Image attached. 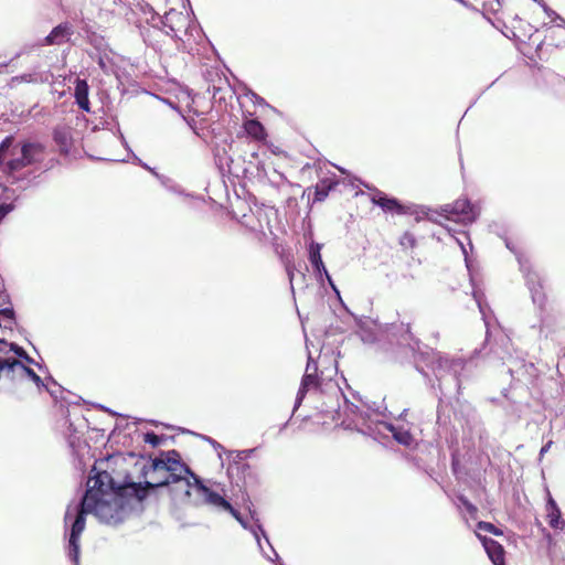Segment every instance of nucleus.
I'll return each mask as SVG.
<instances>
[{
	"label": "nucleus",
	"instance_id": "nucleus-1",
	"mask_svg": "<svg viewBox=\"0 0 565 565\" xmlns=\"http://www.w3.org/2000/svg\"><path fill=\"white\" fill-rule=\"evenodd\" d=\"M126 488L116 484L110 473L98 471L87 481V489L76 507L68 537V557L75 565L79 561V537L85 529L86 515L94 514L100 522L118 524L124 521Z\"/></svg>",
	"mask_w": 565,
	"mask_h": 565
},
{
	"label": "nucleus",
	"instance_id": "nucleus-2",
	"mask_svg": "<svg viewBox=\"0 0 565 565\" xmlns=\"http://www.w3.org/2000/svg\"><path fill=\"white\" fill-rule=\"evenodd\" d=\"M145 473L149 477V480L143 483H130L132 494L138 501L146 499L149 490L174 484L175 487L170 488V492L177 494L178 491H182L183 502L188 503V486L194 487V479H200L188 465L181 461L179 451L174 449L161 451L159 457L152 459L149 469Z\"/></svg>",
	"mask_w": 565,
	"mask_h": 565
},
{
	"label": "nucleus",
	"instance_id": "nucleus-3",
	"mask_svg": "<svg viewBox=\"0 0 565 565\" xmlns=\"http://www.w3.org/2000/svg\"><path fill=\"white\" fill-rule=\"evenodd\" d=\"M195 484L194 487L188 486V492H186V499L188 504L194 505V507H201V505H209L217 511H225L233 515V518L247 531H249L253 536L255 537L258 547L260 551H263L260 536H263L267 544L269 545L274 557L267 556V558L271 562L279 561L278 553L274 550L271 546L268 536L266 535L265 530L263 529V525L259 523V521L254 519V515L252 514L253 523H250L247 519L243 518V515L233 508V505L220 493L211 490L207 486H205L204 481L200 479H194Z\"/></svg>",
	"mask_w": 565,
	"mask_h": 565
},
{
	"label": "nucleus",
	"instance_id": "nucleus-4",
	"mask_svg": "<svg viewBox=\"0 0 565 565\" xmlns=\"http://www.w3.org/2000/svg\"><path fill=\"white\" fill-rule=\"evenodd\" d=\"M478 354L479 351L475 350L472 356L466 361L460 358L454 359L443 355L440 352H434L430 366L438 382V388L441 392L455 391L459 394L463 381L469 377L468 367L473 363Z\"/></svg>",
	"mask_w": 565,
	"mask_h": 565
},
{
	"label": "nucleus",
	"instance_id": "nucleus-5",
	"mask_svg": "<svg viewBox=\"0 0 565 565\" xmlns=\"http://www.w3.org/2000/svg\"><path fill=\"white\" fill-rule=\"evenodd\" d=\"M504 244L505 247L516 256L520 270L523 273L533 303L539 308H543L545 303V292L541 276L532 268L530 262L515 248L510 239L504 238Z\"/></svg>",
	"mask_w": 565,
	"mask_h": 565
},
{
	"label": "nucleus",
	"instance_id": "nucleus-6",
	"mask_svg": "<svg viewBox=\"0 0 565 565\" xmlns=\"http://www.w3.org/2000/svg\"><path fill=\"white\" fill-rule=\"evenodd\" d=\"M478 212L471 205L467 199H459L452 204H446L441 206L440 216H444L448 221L461 223L463 225L472 224L477 217Z\"/></svg>",
	"mask_w": 565,
	"mask_h": 565
},
{
	"label": "nucleus",
	"instance_id": "nucleus-7",
	"mask_svg": "<svg viewBox=\"0 0 565 565\" xmlns=\"http://www.w3.org/2000/svg\"><path fill=\"white\" fill-rule=\"evenodd\" d=\"M11 381H30L35 384L38 388L45 386L44 381L32 370L19 360H12L11 365L8 366V371L3 375Z\"/></svg>",
	"mask_w": 565,
	"mask_h": 565
},
{
	"label": "nucleus",
	"instance_id": "nucleus-8",
	"mask_svg": "<svg viewBox=\"0 0 565 565\" xmlns=\"http://www.w3.org/2000/svg\"><path fill=\"white\" fill-rule=\"evenodd\" d=\"M317 362L311 358V355L308 356L306 373L303 374L301 379V383L296 396L295 405H294V413L300 407L302 401L306 397V394L308 393L309 388L312 386H316L318 384L317 381Z\"/></svg>",
	"mask_w": 565,
	"mask_h": 565
},
{
	"label": "nucleus",
	"instance_id": "nucleus-9",
	"mask_svg": "<svg viewBox=\"0 0 565 565\" xmlns=\"http://www.w3.org/2000/svg\"><path fill=\"white\" fill-rule=\"evenodd\" d=\"M344 413L350 420L347 427L364 433L363 426L367 424V419L370 418L369 413L360 409L359 406L350 403L348 399H345L344 403Z\"/></svg>",
	"mask_w": 565,
	"mask_h": 565
},
{
	"label": "nucleus",
	"instance_id": "nucleus-10",
	"mask_svg": "<svg viewBox=\"0 0 565 565\" xmlns=\"http://www.w3.org/2000/svg\"><path fill=\"white\" fill-rule=\"evenodd\" d=\"M73 33L68 22L60 23L42 40L41 45H61L65 43Z\"/></svg>",
	"mask_w": 565,
	"mask_h": 565
},
{
	"label": "nucleus",
	"instance_id": "nucleus-11",
	"mask_svg": "<svg viewBox=\"0 0 565 565\" xmlns=\"http://www.w3.org/2000/svg\"><path fill=\"white\" fill-rule=\"evenodd\" d=\"M321 249L322 244L313 241L308 246V259L318 279L329 274L321 257Z\"/></svg>",
	"mask_w": 565,
	"mask_h": 565
},
{
	"label": "nucleus",
	"instance_id": "nucleus-12",
	"mask_svg": "<svg viewBox=\"0 0 565 565\" xmlns=\"http://www.w3.org/2000/svg\"><path fill=\"white\" fill-rule=\"evenodd\" d=\"M493 565H504V548L495 540L477 534Z\"/></svg>",
	"mask_w": 565,
	"mask_h": 565
},
{
	"label": "nucleus",
	"instance_id": "nucleus-13",
	"mask_svg": "<svg viewBox=\"0 0 565 565\" xmlns=\"http://www.w3.org/2000/svg\"><path fill=\"white\" fill-rule=\"evenodd\" d=\"M74 87V98L75 104L78 108L85 113H90V103H89V85L86 79L77 77L75 79Z\"/></svg>",
	"mask_w": 565,
	"mask_h": 565
},
{
	"label": "nucleus",
	"instance_id": "nucleus-14",
	"mask_svg": "<svg viewBox=\"0 0 565 565\" xmlns=\"http://www.w3.org/2000/svg\"><path fill=\"white\" fill-rule=\"evenodd\" d=\"M546 512L548 525L555 530H564L565 521L562 518V512L550 493L546 500Z\"/></svg>",
	"mask_w": 565,
	"mask_h": 565
},
{
	"label": "nucleus",
	"instance_id": "nucleus-15",
	"mask_svg": "<svg viewBox=\"0 0 565 565\" xmlns=\"http://www.w3.org/2000/svg\"><path fill=\"white\" fill-rule=\"evenodd\" d=\"M371 201L373 204L380 206L385 212H403V207L396 199L388 198L381 191H377L375 194H373Z\"/></svg>",
	"mask_w": 565,
	"mask_h": 565
},
{
	"label": "nucleus",
	"instance_id": "nucleus-16",
	"mask_svg": "<svg viewBox=\"0 0 565 565\" xmlns=\"http://www.w3.org/2000/svg\"><path fill=\"white\" fill-rule=\"evenodd\" d=\"M53 139L63 153H68L72 146L71 129L66 126H57L53 130Z\"/></svg>",
	"mask_w": 565,
	"mask_h": 565
},
{
	"label": "nucleus",
	"instance_id": "nucleus-17",
	"mask_svg": "<svg viewBox=\"0 0 565 565\" xmlns=\"http://www.w3.org/2000/svg\"><path fill=\"white\" fill-rule=\"evenodd\" d=\"M245 131L248 136L263 140L266 137L265 128L260 121L256 119H249L244 124Z\"/></svg>",
	"mask_w": 565,
	"mask_h": 565
},
{
	"label": "nucleus",
	"instance_id": "nucleus-18",
	"mask_svg": "<svg viewBox=\"0 0 565 565\" xmlns=\"http://www.w3.org/2000/svg\"><path fill=\"white\" fill-rule=\"evenodd\" d=\"M335 183L329 179L321 180L316 185L315 198L316 202H322L334 188Z\"/></svg>",
	"mask_w": 565,
	"mask_h": 565
},
{
	"label": "nucleus",
	"instance_id": "nucleus-19",
	"mask_svg": "<svg viewBox=\"0 0 565 565\" xmlns=\"http://www.w3.org/2000/svg\"><path fill=\"white\" fill-rule=\"evenodd\" d=\"M42 150L39 143L26 142L21 148V157L30 166L35 161V154Z\"/></svg>",
	"mask_w": 565,
	"mask_h": 565
},
{
	"label": "nucleus",
	"instance_id": "nucleus-20",
	"mask_svg": "<svg viewBox=\"0 0 565 565\" xmlns=\"http://www.w3.org/2000/svg\"><path fill=\"white\" fill-rule=\"evenodd\" d=\"M387 429L393 434L394 439L404 446H409L412 443V435L406 430H397L394 425L387 424Z\"/></svg>",
	"mask_w": 565,
	"mask_h": 565
},
{
	"label": "nucleus",
	"instance_id": "nucleus-21",
	"mask_svg": "<svg viewBox=\"0 0 565 565\" xmlns=\"http://www.w3.org/2000/svg\"><path fill=\"white\" fill-rule=\"evenodd\" d=\"M156 178L159 180L161 185L164 186L168 191L179 195L183 194V190L181 189V186H179L172 179L160 173H156Z\"/></svg>",
	"mask_w": 565,
	"mask_h": 565
},
{
	"label": "nucleus",
	"instance_id": "nucleus-22",
	"mask_svg": "<svg viewBox=\"0 0 565 565\" xmlns=\"http://www.w3.org/2000/svg\"><path fill=\"white\" fill-rule=\"evenodd\" d=\"M28 166L29 164L23 160V158L20 157V158L9 160L6 164L4 171L9 174H12Z\"/></svg>",
	"mask_w": 565,
	"mask_h": 565
},
{
	"label": "nucleus",
	"instance_id": "nucleus-23",
	"mask_svg": "<svg viewBox=\"0 0 565 565\" xmlns=\"http://www.w3.org/2000/svg\"><path fill=\"white\" fill-rule=\"evenodd\" d=\"M10 350L17 354L18 358L24 360L29 364L35 363L34 360L25 352V350L17 343H10Z\"/></svg>",
	"mask_w": 565,
	"mask_h": 565
},
{
	"label": "nucleus",
	"instance_id": "nucleus-24",
	"mask_svg": "<svg viewBox=\"0 0 565 565\" xmlns=\"http://www.w3.org/2000/svg\"><path fill=\"white\" fill-rule=\"evenodd\" d=\"M477 527L478 530L489 532L495 536H500L503 534L502 530L498 529L494 524L490 522L479 521Z\"/></svg>",
	"mask_w": 565,
	"mask_h": 565
},
{
	"label": "nucleus",
	"instance_id": "nucleus-25",
	"mask_svg": "<svg viewBox=\"0 0 565 565\" xmlns=\"http://www.w3.org/2000/svg\"><path fill=\"white\" fill-rule=\"evenodd\" d=\"M13 143V137L8 136L0 142V166L3 163L4 158L8 154L11 146Z\"/></svg>",
	"mask_w": 565,
	"mask_h": 565
},
{
	"label": "nucleus",
	"instance_id": "nucleus-26",
	"mask_svg": "<svg viewBox=\"0 0 565 565\" xmlns=\"http://www.w3.org/2000/svg\"><path fill=\"white\" fill-rule=\"evenodd\" d=\"M162 440L163 438L153 431H147L143 435V441L151 445L152 447L161 445Z\"/></svg>",
	"mask_w": 565,
	"mask_h": 565
},
{
	"label": "nucleus",
	"instance_id": "nucleus-27",
	"mask_svg": "<svg viewBox=\"0 0 565 565\" xmlns=\"http://www.w3.org/2000/svg\"><path fill=\"white\" fill-rule=\"evenodd\" d=\"M473 297L477 301V305H478L479 311L482 316V319L484 320V324H486V327H488L489 322L487 321L486 307L482 303L481 297L477 292H473Z\"/></svg>",
	"mask_w": 565,
	"mask_h": 565
},
{
	"label": "nucleus",
	"instance_id": "nucleus-28",
	"mask_svg": "<svg viewBox=\"0 0 565 565\" xmlns=\"http://www.w3.org/2000/svg\"><path fill=\"white\" fill-rule=\"evenodd\" d=\"M458 499L471 515L477 512L476 505H473L465 495H460Z\"/></svg>",
	"mask_w": 565,
	"mask_h": 565
},
{
	"label": "nucleus",
	"instance_id": "nucleus-29",
	"mask_svg": "<svg viewBox=\"0 0 565 565\" xmlns=\"http://www.w3.org/2000/svg\"><path fill=\"white\" fill-rule=\"evenodd\" d=\"M14 205L12 203H3L0 204V222L11 212L13 211Z\"/></svg>",
	"mask_w": 565,
	"mask_h": 565
},
{
	"label": "nucleus",
	"instance_id": "nucleus-30",
	"mask_svg": "<svg viewBox=\"0 0 565 565\" xmlns=\"http://www.w3.org/2000/svg\"><path fill=\"white\" fill-rule=\"evenodd\" d=\"M0 316H2L3 318L8 319V320H14V310L12 308V306H9V307H6V308H0Z\"/></svg>",
	"mask_w": 565,
	"mask_h": 565
},
{
	"label": "nucleus",
	"instance_id": "nucleus-31",
	"mask_svg": "<svg viewBox=\"0 0 565 565\" xmlns=\"http://www.w3.org/2000/svg\"><path fill=\"white\" fill-rule=\"evenodd\" d=\"M401 244L403 246H411L413 247L415 245V238L412 234L405 233L401 239Z\"/></svg>",
	"mask_w": 565,
	"mask_h": 565
},
{
	"label": "nucleus",
	"instance_id": "nucleus-32",
	"mask_svg": "<svg viewBox=\"0 0 565 565\" xmlns=\"http://www.w3.org/2000/svg\"><path fill=\"white\" fill-rule=\"evenodd\" d=\"M544 10L547 17L552 18L553 20L556 19V15H558L554 10H552L550 7H547L543 0L536 1Z\"/></svg>",
	"mask_w": 565,
	"mask_h": 565
},
{
	"label": "nucleus",
	"instance_id": "nucleus-33",
	"mask_svg": "<svg viewBox=\"0 0 565 565\" xmlns=\"http://www.w3.org/2000/svg\"><path fill=\"white\" fill-rule=\"evenodd\" d=\"M246 96L249 97V99L253 100L257 105H265L266 104V102H265V99L263 97L258 96L256 93H254L252 90L248 92L246 94Z\"/></svg>",
	"mask_w": 565,
	"mask_h": 565
},
{
	"label": "nucleus",
	"instance_id": "nucleus-34",
	"mask_svg": "<svg viewBox=\"0 0 565 565\" xmlns=\"http://www.w3.org/2000/svg\"><path fill=\"white\" fill-rule=\"evenodd\" d=\"M324 277L328 280V284L330 285L331 289L337 294V296L341 300L340 291H339L338 287L335 286L334 281L332 280L331 276L328 274V276H324Z\"/></svg>",
	"mask_w": 565,
	"mask_h": 565
},
{
	"label": "nucleus",
	"instance_id": "nucleus-35",
	"mask_svg": "<svg viewBox=\"0 0 565 565\" xmlns=\"http://www.w3.org/2000/svg\"><path fill=\"white\" fill-rule=\"evenodd\" d=\"M552 441L546 443L540 450V456H544L551 448Z\"/></svg>",
	"mask_w": 565,
	"mask_h": 565
},
{
	"label": "nucleus",
	"instance_id": "nucleus-36",
	"mask_svg": "<svg viewBox=\"0 0 565 565\" xmlns=\"http://www.w3.org/2000/svg\"><path fill=\"white\" fill-rule=\"evenodd\" d=\"M554 21L557 22L558 28H565V19L562 18L561 15H556V19Z\"/></svg>",
	"mask_w": 565,
	"mask_h": 565
},
{
	"label": "nucleus",
	"instance_id": "nucleus-37",
	"mask_svg": "<svg viewBox=\"0 0 565 565\" xmlns=\"http://www.w3.org/2000/svg\"><path fill=\"white\" fill-rule=\"evenodd\" d=\"M71 516H72V508L68 507L66 512H65V516H64V521H65L66 524L68 523Z\"/></svg>",
	"mask_w": 565,
	"mask_h": 565
},
{
	"label": "nucleus",
	"instance_id": "nucleus-38",
	"mask_svg": "<svg viewBox=\"0 0 565 565\" xmlns=\"http://www.w3.org/2000/svg\"><path fill=\"white\" fill-rule=\"evenodd\" d=\"M172 12H174V10H171L170 12L166 13L164 17L161 19V22L163 23L164 26H168L166 21L168 20V15Z\"/></svg>",
	"mask_w": 565,
	"mask_h": 565
},
{
	"label": "nucleus",
	"instance_id": "nucleus-39",
	"mask_svg": "<svg viewBox=\"0 0 565 565\" xmlns=\"http://www.w3.org/2000/svg\"><path fill=\"white\" fill-rule=\"evenodd\" d=\"M205 439L211 444L213 445L214 447H221V445L218 443H216L214 439L210 438V437H205Z\"/></svg>",
	"mask_w": 565,
	"mask_h": 565
},
{
	"label": "nucleus",
	"instance_id": "nucleus-40",
	"mask_svg": "<svg viewBox=\"0 0 565 565\" xmlns=\"http://www.w3.org/2000/svg\"><path fill=\"white\" fill-rule=\"evenodd\" d=\"M458 243H459V245H460V248H461V250H462V254L465 255V259L467 260V249H466L465 245H463L461 242H458Z\"/></svg>",
	"mask_w": 565,
	"mask_h": 565
},
{
	"label": "nucleus",
	"instance_id": "nucleus-41",
	"mask_svg": "<svg viewBox=\"0 0 565 565\" xmlns=\"http://www.w3.org/2000/svg\"><path fill=\"white\" fill-rule=\"evenodd\" d=\"M167 476H168V473L159 472V473L156 475V478L164 479Z\"/></svg>",
	"mask_w": 565,
	"mask_h": 565
},
{
	"label": "nucleus",
	"instance_id": "nucleus-42",
	"mask_svg": "<svg viewBox=\"0 0 565 565\" xmlns=\"http://www.w3.org/2000/svg\"><path fill=\"white\" fill-rule=\"evenodd\" d=\"M250 452H253V450H252V449H248V450H244V451L239 452L237 456H238V457H241V455H243V454L247 456V455H249Z\"/></svg>",
	"mask_w": 565,
	"mask_h": 565
},
{
	"label": "nucleus",
	"instance_id": "nucleus-43",
	"mask_svg": "<svg viewBox=\"0 0 565 565\" xmlns=\"http://www.w3.org/2000/svg\"><path fill=\"white\" fill-rule=\"evenodd\" d=\"M98 64H99V66H100L102 68H104V67H105V63H104V61H103V58H102V57L99 58Z\"/></svg>",
	"mask_w": 565,
	"mask_h": 565
},
{
	"label": "nucleus",
	"instance_id": "nucleus-44",
	"mask_svg": "<svg viewBox=\"0 0 565 565\" xmlns=\"http://www.w3.org/2000/svg\"><path fill=\"white\" fill-rule=\"evenodd\" d=\"M508 372L513 376L514 374V369L512 366H509L508 367Z\"/></svg>",
	"mask_w": 565,
	"mask_h": 565
},
{
	"label": "nucleus",
	"instance_id": "nucleus-45",
	"mask_svg": "<svg viewBox=\"0 0 565 565\" xmlns=\"http://www.w3.org/2000/svg\"><path fill=\"white\" fill-rule=\"evenodd\" d=\"M149 171L156 177V173H158L153 168H150Z\"/></svg>",
	"mask_w": 565,
	"mask_h": 565
},
{
	"label": "nucleus",
	"instance_id": "nucleus-46",
	"mask_svg": "<svg viewBox=\"0 0 565 565\" xmlns=\"http://www.w3.org/2000/svg\"><path fill=\"white\" fill-rule=\"evenodd\" d=\"M149 171L156 177V173H158L153 168H150Z\"/></svg>",
	"mask_w": 565,
	"mask_h": 565
},
{
	"label": "nucleus",
	"instance_id": "nucleus-47",
	"mask_svg": "<svg viewBox=\"0 0 565 565\" xmlns=\"http://www.w3.org/2000/svg\"><path fill=\"white\" fill-rule=\"evenodd\" d=\"M498 358H499L501 361H503V363L505 362V359H507V358H505L504 355H498Z\"/></svg>",
	"mask_w": 565,
	"mask_h": 565
},
{
	"label": "nucleus",
	"instance_id": "nucleus-48",
	"mask_svg": "<svg viewBox=\"0 0 565 565\" xmlns=\"http://www.w3.org/2000/svg\"><path fill=\"white\" fill-rule=\"evenodd\" d=\"M100 407H102L104 411H106V412H109V413L111 412L109 408H107V407H105V406H103V405H100Z\"/></svg>",
	"mask_w": 565,
	"mask_h": 565
},
{
	"label": "nucleus",
	"instance_id": "nucleus-49",
	"mask_svg": "<svg viewBox=\"0 0 565 565\" xmlns=\"http://www.w3.org/2000/svg\"><path fill=\"white\" fill-rule=\"evenodd\" d=\"M142 167H143L145 169H147V170H149V169H150V167H149L147 163H142Z\"/></svg>",
	"mask_w": 565,
	"mask_h": 565
},
{
	"label": "nucleus",
	"instance_id": "nucleus-50",
	"mask_svg": "<svg viewBox=\"0 0 565 565\" xmlns=\"http://www.w3.org/2000/svg\"><path fill=\"white\" fill-rule=\"evenodd\" d=\"M428 217H429V220H433V221H436V222H437V220H436V218H434V217H433V215H429Z\"/></svg>",
	"mask_w": 565,
	"mask_h": 565
},
{
	"label": "nucleus",
	"instance_id": "nucleus-51",
	"mask_svg": "<svg viewBox=\"0 0 565 565\" xmlns=\"http://www.w3.org/2000/svg\"><path fill=\"white\" fill-rule=\"evenodd\" d=\"M277 565H284L282 563H278Z\"/></svg>",
	"mask_w": 565,
	"mask_h": 565
}]
</instances>
